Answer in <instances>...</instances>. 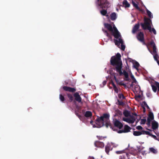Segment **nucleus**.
<instances>
[{"label":"nucleus","mask_w":159,"mask_h":159,"mask_svg":"<svg viewBox=\"0 0 159 159\" xmlns=\"http://www.w3.org/2000/svg\"><path fill=\"white\" fill-rule=\"evenodd\" d=\"M110 115L107 113L103 114L100 117L98 116L96 120L97 128H99L105 125L107 128L109 127L113 130H115L116 127L121 129L123 126L122 123L116 119L114 122V126L111 124L109 120Z\"/></svg>","instance_id":"obj_1"},{"label":"nucleus","mask_w":159,"mask_h":159,"mask_svg":"<svg viewBox=\"0 0 159 159\" xmlns=\"http://www.w3.org/2000/svg\"><path fill=\"white\" fill-rule=\"evenodd\" d=\"M114 42L116 45L119 48H120V44H121V49L122 50H124L125 48V46L123 44V41L121 38H120L119 40L116 39H114Z\"/></svg>","instance_id":"obj_11"},{"label":"nucleus","mask_w":159,"mask_h":159,"mask_svg":"<svg viewBox=\"0 0 159 159\" xmlns=\"http://www.w3.org/2000/svg\"><path fill=\"white\" fill-rule=\"evenodd\" d=\"M146 11L148 16L150 18H153V15L151 12L147 9H146Z\"/></svg>","instance_id":"obj_30"},{"label":"nucleus","mask_w":159,"mask_h":159,"mask_svg":"<svg viewBox=\"0 0 159 159\" xmlns=\"http://www.w3.org/2000/svg\"><path fill=\"white\" fill-rule=\"evenodd\" d=\"M138 117L136 114L131 115L130 113V124L134 123L136 119Z\"/></svg>","instance_id":"obj_16"},{"label":"nucleus","mask_w":159,"mask_h":159,"mask_svg":"<svg viewBox=\"0 0 159 159\" xmlns=\"http://www.w3.org/2000/svg\"><path fill=\"white\" fill-rule=\"evenodd\" d=\"M136 129L138 130H141L143 129V127L141 126H138L136 127Z\"/></svg>","instance_id":"obj_42"},{"label":"nucleus","mask_w":159,"mask_h":159,"mask_svg":"<svg viewBox=\"0 0 159 159\" xmlns=\"http://www.w3.org/2000/svg\"><path fill=\"white\" fill-rule=\"evenodd\" d=\"M76 115L80 119V117H81V115L77 113H76Z\"/></svg>","instance_id":"obj_49"},{"label":"nucleus","mask_w":159,"mask_h":159,"mask_svg":"<svg viewBox=\"0 0 159 159\" xmlns=\"http://www.w3.org/2000/svg\"><path fill=\"white\" fill-rule=\"evenodd\" d=\"M156 86H154V85H152V89L153 91L154 92H156V91L157 89V87L158 88V90L159 91V83H157L156 84Z\"/></svg>","instance_id":"obj_22"},{"label":"nucleus","mask_w":159,"mask_h":159,"mask_svg":"<svg viewBox=\"0 0 159 159\" xmlns=\"http://www.w3.org/2000/svg\"><path fill=\"white\" fill-rule=\"evenodd\" d=\"M116 18V15L115 12L112 13L110 16V18L112 20H115Z\"/></svg>","instance_id":"obj_23"},{"label":"nucleus","mask_w":159,"mask_h":159,"mask_svg":"<svg viewBox=\"0 0 159 159\" xmlns=\"http://www.w3.org/2000/svg\"><path fill=\"white\" fill-rule=\"evenodd\" d=\"M59 98L60 100L62 102L65 100V98L64 96L61 94H60L59 95Z\"/></svg>","instance_id":"obj_35"},{"label":"nucleus","mask_w":159,"mask_h":159,"mask_svg":"<svg viewBox=\"0 0 159 159\" xmlns=\"http://www.w3.org/2000/svg\"><path fill=\"white\" fill-rule=\"evenodd\" d=\"M123 5L125 7H129V4L126 0H124L122 3Z\"/></svg>","instance_id":"obj_28"},{"label":"nucleus","mask_w":159,"mask_h":159,"mask_svg":"<svg viewBox=\"0 0 159 159\" xmlns=\"http://www.w3.org/2000/svg\"><path fill=\"white\" fill-rule=\"evenodd\" d=\"M130 62L132 63L133 67L135 68L138 71H139V68L140 66V65L139 62L135 60L131 59L130 58Z\"/></svg>","instance_id":"obj_12"},{"label":"nucleus","mask_w":159,"mask_h":159,"mask_svg":"<svg viewBox=\"0 0 159 159\" xmlns=\"http://www.w3.org/2000/svg\"><path fill=\"white\" fill-rule=\"evenodd\" d=\"M142 133L143 134H146L147 135H148L150 136L152 134L149 131H142Z\"/></svg>","instance_id":"obj_37"},{"label":"nucleus","mask_w":159,"mask_h":159,"mask_svg":"<svg viewBox=\"0 0 159 159\" xmlns=\"http://www.w3.org/2000/svg\"><path fill=\"white\" fill-rule=\"evenodd\" d=\"M111 84H112L113 88L116 86L115 84L112 81V82H111Z\"/></svg>","instance_id":"obj_48"},{"label":"nucleus","mask_w":159,"mask_h":159,"mask_svg":"<svg viewBox=\"0 0 159 159\" xmlns=\"http://www.w3.org/2000/svg\"><path fill=\"white\" fill-rule=\"evenodd\" d=\"M102 31L104 33H105V34L108 38L109 39H112V37L111 36V34H109L108 33V31L107 30L102 29Z\"/></svg>","instance_id":"obj_27"},{"label":"nucleus","mask_w":159,"mask_h":159,"mask_svg":"<svg viewBox=\"0 0 159 159\" xmlns=\"http://www.w3.org/2000/svg\"><path fill=\"white\" fill-rule=\"evenodd\" d=\"M105 27L111 33L114 30V26L112 27L111 25L108 23L104 24Z\"/></svg>","instance_id":"obj_17"},{"label":"nucleus","mask_w":159,"mask_h":159,"mask_svg":"<svg viewBox=\"0 0 159 159\" xmlns=\"http://www.w3.org/2000/svg\"><path fill=\"white\" fill-rule=\"evenodd\" d=\"M112 148L111 147V145L110 144H107L105 146V151L106 153L107 154H109L110 151L112 150Z\"/></svg>","instance_id":"obj_19"},{"label":"nucleus","mask_w":159,"mask_h":159,"mask_svg":"<svg viewBox=\"0 0 159 159\" xmlns=\"http://www.w3.org/2000/svg\"><path fill=\"white\" fill-rule=\"evenodd\" d=\"M113 89H114V90L115 91L116 93H118V88H117V87L116 86L114 87Z\"/></svg>","instance_id":"obj_44"},{"label":"nucleus","mask_w":159,"mask_h":159,"mask_svg":"<svg viewBox=\"0 0 159 159\" xmlns=\"http://www.w3.org/2000/svg\"><path fill=\"white\" fill-rule=\"evenodd\" d=\"M137 122H138V121H136L135 123V124H133V126H135L136 125V123H137Z\"/></svg>","instance_id":"obj_53"},{"label":"nucleus","mask_w":159,"mask_h":159,"mask_svg":"<svg viewBox=\"0 0 159 159\" xmlns=\"http://www.w3.org/2000/svg\"><path fill=\"white\" fill-rule=\"evenodd\" d=\"M110 62V65L114 67V69L119 73L120 75H124L126 80H129L128 73L125 70H124L123 72L122 71V63L120 53H118L116 56H112L111 58Z\"/></svg>","instance_id":"obj_2"},{"label":"nucleus","mask_w":159,"mask_h":159,"mask_svg":"<svg viewBox=\"0 0 159 159\" xmlns=\"http://www.w3.org/2000/svg\"><path fill=\"white\" fill-rule=\"evenodd\" d=\"M119 97L120 98H124V96L122 94H120Z\"/></svg>","instance_id":"obj_45"},{"label":"nucleus","mask_w":159,"mask_h":159,"mask_svg":"<svg viewBox=\"0 0 159 159\" xmlns=\"http://www.w3.org/2000/svg\"><path fill=\"white\" fill-rule=\"evenodd\" d=\"M150 151L154 153H156L157 152V150L153 148H149Z\"/></svg>","instance_id":"obj_34"},{"label":"nucleus","mask_w":159,"mask_h":159,"mask_svg":"<svg viewBox=\"0 0 159 159\" xmlns=\"http://www.w3.org/2000/svg\"><path fill=\"white\" fill-rule=\"evenodd\" d=\"M146 121V120L145 119H140V123L141 125L144 124Z\"/></svg>","instance_id":"obj_36"},{"label":"nucleus","mask_w":159,"mask_h":159,"mask_svg":"<svg viewBox=\"0 0 159 159\" xmlns=\"http://www.w3.org/2000/svg\"><path fill=\"white\" fill-rule=\"evenodd\" d=\"M123 114L126 117L129 116V111L127 110H125L123 112Z\"/></svg>","instance_id":"obj_32"},{"label":"nucleus","mask_w":159,"mask_h":159,"mask_svg":"<svg viewBox=\"0 0 159 159\" xmlns=\"http://www.w3.org/2000/svg\"><path fill=\"white\" fill-rule=\"evenodd\" d=\"M96 3L101 8L107 9L110 7L109 3L107 0H97Z\"/></svg>","instance_id":"obj_7"},{"label":"nucleus","mask_w":159,"mask_h":159,"mask_svg":"<svg viewBox=\"0 0 159 159\" xmlns=\"http://www.w3.org/2000/svg\"><path fill=\"white\" fill-rule=\"evenodd\" d=\"M130 76L132 84L130 86L131 88L135 94L137 99L141 98L142 95V92L140 90V87L138 85V83L134 75L130 72Z\"/></svg>","instance_id":"obj_4"},{"label":"nucleus","mask_w":159,"mask_h":159,"mask_svg":"<svg viewBox=\"0 0 159 159\" xmlns=\"http://www.w3.org/2000/svg\"><path fill=\"white\" fill-rule=\"evenodd\" d=\"M67 95L69 99L70 102H71L73 100V95L70 93H67Z\"/></svg>","instance_id":"obj_26"},{"label":"nucleus","mask_w":159,"mask_h":159,"mask_svg":"<svg viewBox=\"0 0 159 159\" xmlns=\"http://www.w3.org/2000/svg\"><path fill=\"white\" fill-rule=\"evenodd\" d=\"M97 137L99 140H102L104 138H106V137H103L100 136H97Z\"/></svg>","instance_id":"obj_38"},{"label":"nucleus","mask_w":159,"mask_h":159,"mask_svg":"<svg viewBox=\"0 0 159 159\" xmlns=\"http://www.w3.org/2000/svg\"><path fill=\"white\" fill-rule=\"evenodd\" d=\"M96 3L101 8L107 9L110 7L109 3L107 0H97Z\"/></svg>","instance_id":"obj_8"},{"label":"nucleus","mask_w":159,"mask_h":159,"mask_svg":"<svg viewBox=\"0 0 159 159\" xmlns=\"http://www.w3.org/2000/svg\"><path fill=\"white\" fill-rule=\"evenodd\" d=\"M129 147V144H128V147Z\"/></svg>","instance_id":"obj_57"},{"label":"nucleus","mask_w":159,"mask_h":159,"mask_svg":"<svg viewBox=\"0 0 159 159\" xmlns=\"http://www.w3.org/2000/svg\"><path fill=\"white\" fill-rule=\"evenodd\" d=\"M111 35L114 36V38L118 39L120 38H121V36L120 32L115 25H114V30L111 33Z\"/></svg>","instance_id":"obj_10"},{"label":"nucleus","mask_w":159,"mask_h":159,"mask_svg":"<svg viewBox=\"0 0 159 159\" xmlns=\"http://www.w3.org/2000/svg\"><path fill=\"white\" fill-rule=\"evenodd\" d=\"M150 45L151 47L153 48V52H152L150 50H148L153 55L154 58L155 60L157 61L158 64L159 65V61L157 60V54L156 51V48L155 43L153 42L152 41L150 43Z\"/></svg>","instance_id":"obj_9"},{"label":"nucleus","mask_w":159,"mask_h":159,"mask_svg":"<svg viewBox=\"0 0 159 159\" xmlns=\"http://www.w3.org/2000/svg\"><path fill=\"white\" fill-rule=\"evenodd\" d=\"M114 78L117 83H118V80L116 79V77L115 76H114Z\"/></svg>","instance_id":"obj_50"},{"label":"nucleus","mask_w":159,"mask_h":159,"mask_svg":"<svg viewBox=\"0 0 159 159\" xmlns=\"http://www.w3.org/2000/svg\"><path fill=\"white\" fill-rule=\"evenodd\" d=\"M150 136H151L154 139L158 140L157 139L156 136L155 135L152 134Z\"/></svg>","instance_id":"obj_43"},{"label":"nucleus","mask_w":159,"mask_h":159,"mask_svg":"<svg viewBox=\"0 0 159 159\" xmlns=\"http://www.w3.org/2000/svg\"><path fill=\"white\" fill-rule=\"evenodd\" d=\"M88 159H94V158L93 157H89Z\"/></svg>","instance_id":"obj_51"},{"label":"nucleus","mask_w":159,"mask_h":159,"mask_svg":"<svg viewBox=\"0 0 159 159\" xmlns=\"http://www.w3.org/2000/svg\"><path fill=\"white\" fill-rule=\"evenodd\" d=\"M73 96L75 98V101L78 102L79 103H80L81 102L82 98L78 92L75 93Z\"/></svg>","instance_id":"obj_13"},{"label":"nucleus","mask_w":159,"mask_h":159,"mask_svg":"<svg viewBox=\"0 0 159 159\" xmlns=\"http://www.w3.org/2000/svg\"><path fill=\"white\" fill-rule=\"evenodd\" d=\"M102 10L100 11V13L103 16H106L107 13V9L104 8H102Z\"/></svg>","instance_id":"obj_25"},{"label":"nucleus","mask_w":159,"mask_h":159,"mask_svg":"<svg viewBox=\"0 0 159 159\" xmlns=\"http://www.w3.org/2000/svg\"><path fill=\"white\" fill-rule=\"evenodd\" d=\"M93 122V121L91 120L90 121V123L92 124V123Z\"/></svg>","instance_id":"obj_54"},{"label":"nucleus","mask_w":159,"mask_h":159,"mask_svg":"<svg viewBox=\"0 0 159 159\" xmlns=\"http://www.w3.org/2000/svg\"><path fill=\"white\" fill-rule=\"evenodd\" d=\"M159 137V133H157L156 134Z\"/></svg>","instance_id":"obj_55"},{"label":"nucleus","mask_w":159,"mask_h":159,"mask_svg":"<svg viewBox=\"0 0 159 159\" xmlns=\"http://www.w3.org/2000/svg\"><path fill=\"white\" fill-rule=\"evenodd\" d=\"M93 127H96V126H95V125H93Z\"/></svg>","instance_id":"obj_56"},{"label":"nucleus","mask_w":159,"mask_h":159,"mask_svg":"<svg viewBox=\"0 0 159 159\" xmlns=\"http://www.w3.org/2000/svg\"><path fill=\"white\" fill-rule=\"evenodd\" d=\"M63 89L65 91L72 93L75 92L76 90V89L74 88H72L66 86H63Z\"/></svg>","instance_id":"obj_15"},{"label":"nucleus","mask_w":159,"mask_h":159,"mask_svg":"<svg viewBox=\"0 0 159 159\" xmlns=\"http://www.w3.org/2000/svg\"><path fill=\"white\" fill-rule=\"evenodd\" d=\"M152 21L149 19L145 17L144 20V23H141V25L144 29H148L150 32H152L155 34H156L155 30L153 28L151 29Z\"/></svg>","instance_id":"obj_5"},{"label":"nucleus","mask_w":159,"mask_h":159,"mask_svg":"<svg viewBox=\"0 0 159 159\" xmlns=\"http://www.w3.org/2000/svg\"><path fill=\"white\" fill-rule=\"evenodd\" d=\"M122 152H123L122 151H116V153L117 154H121Z\"/></svg>","instance_id":"obj_46"},{"label":"nucleus","mask_w":159,"mask_h":159,"mask_svg":"<svg viewBox=\"0 0 159 159\" xmlns=\"http://www.w3.org/2000/svg\"><path fill=\"white\" fill-rule=\"evenodd\" d=\"M141 106L142 107V108H144V107H147L148 108H149V107L147 105L146 103L145 102H143L142 103H141Z\"/></svg>","instance_id":"obj_31"},{"label":"nucleus","mask_w":159,"mask_h":159,"mask_svg":"<svg viewBox=\"0 0 159 159\" xmlns=\"http://www.w3.org/2000/svg\"><path fill=\"white\" fill-rule=\"evenodd\" d=\"M117 84H118L120 85L123 86L125 87H126V85L125 84L123 83H122L121 82H119L118 81Z\"/></svg>","instance_id":"obj_41"},{"label":"nucleus","mask_w":159,"mask_h":159,"mask_svg":"<svg viewBox=\"0 0 159 159\" xmlns=\"http://www.w3.org/2000/svg\"><path fill=\"white\" fill-rule=\"evenodd\" d=\"M92 116V114L91 112L89 111H86L84 114V116L86 117H91Z\"/></svg>","instance_id":"obj_24"},{"label":"nucleus","mask_w":159,"mask_h":159,"mask_svg":"<svg viewBox=\"0 0 159 159\" xmlns=\"http://www.w3.org/2000/svg\"><path fill=\"white\" fill-rule=\"evenodd\" d=\"M129 132V126L128 125H125L124 126V130H120L118 132L119 133H121L123 132L125 133Z\"/></svg>","instance_id":"obj_20"},{"label":"nucleus","mask_w":159,"mask_h":159,"mask_svg":"<svg viewBox=\"0 0 159 159\" xmlns=\"http://www.w3.org/2000/svg\"><path fill=\"white\" fill-rule=\"evenodd\" d=\"M137 38L139 41L144 43L143 42L144 36L143 34L141 32H139L137 35Z\"/></svg>","instance_id":"obj_18"},{"label":"nucleus","mask_w":159,"mask_h":159,"mask_svg":"<svg viewBox=\"0 0 159 159\" xmlns=\"http://www.w3.org/2000/svg\"><path fill=\"white\" fill-rule=\"evenodd\" d=\"M153 114L152 112H150L147 118V124L148 126L150 125L151 122H152V127L153 129H156L158 127V123L153 120Z\"/></svg>","instance_id":"obj_6"},{"label":"nucleus","mask_w":159,"mask_h":159,"mask_svg":"<svg viewBox=\"0 0 159 159\" xmlns=\"http://www.w3.org/2000/svg\"><path fill=\"white\" fill-rule=\"evenodd\" d=\"M139 27V24H137L133 28L132 30V33L134 34L138 30Z\"/></svg>","instance_id":"obj_21"},{"label":"nucleus","mask_w":159,"mask_h":159,"mask_svg":"<svg viewBox=\"0 0 159 159\" xmlns=\"http://www.w3.org/2000/svg\"><path fill=\"white\" fill-rule=\"evenodd\" d=\"M123 120L124 121L129 123V118H123Z\"/></svg>","instance_id":"obj_40"},{"label":"nucleus","mask_w":159,"mask_h":159,"mask_svg":"<svg viewBox=\"0 0 159 159\" xmlns=\"http://www.w3.org/2000/svg\"><path fill=\"white\" fill-rule=\"evenodd\" d=\"M107 83V81L106 80L102 82L103 86H105Z\"/></svg>","instance_id":"obj_47"},{"label":"nucleus","mask_w":159,"mask_h":159,"mask_svg":"<svg viewBox=\"0 0 159 159\" xmlns=\"http://www.w3.org/2000/svg\"><path fill=\"white\" fill-rule=\"evenodd\" d=\"M118 104L120 106L123 105L124 104V103L122 101H120L119 100H118L117 101Z\"/></svg>","instance_id":"obj_39"},{"label":"nucleus","mask_w":159,"mask_h":159,"mask_svg":"<svg viewBox=\"0 0 159 159\" xmlns=\"http://www.w3.org/2000/svg\"><path fill=\"white\" fill-rule=\"evenodd\" d=\"M132 4H133L134 7H135L136 9H137L138 10H140V9L138 7L137 3H135L133 1H132Z\"/></svg>","instance_id":"obj_33"},{"label":"nucleus","mask_w":159,"mask_h":159,"mask_svg":"<svg viewBox=\"0 0 159 159\" xmlns=\"http://www.w3.org/2000/svg\"><path fill=\"white\" fill-rule=\"evenodd\" d=\"M145 108H143V112L144 113L145 112Z\"/></svg>","instance_id":"obj_52"},{"label":"nucleus","mask_w":159,"mask_h":159,"mask_svg":"<svg viewBox=\"0 0 159 159\" xmlns=\"http://www.w3.org/2000/svg\"><path fill=\"white\" fill-rule=\"evenodd\" d=\"M143 134L142 131L141 132L134 131L133 132V134L134 136H139Z\"/></svg>","instance_id":"obj_29"},{"label":"nucleus","mask_w":159,"mask_h":159,"mask_svg":"<svg viewBox=\"0 0 159 159\" xmlns=\"http://www.w3.org/2000/svg\"><path fill=\"white\" fill-rule=\"evenodd\" d=\"M110 62V65L114 67V69L119 73L120 75H124L126 80H129L128 73L125 70H124L123 72L122 71V63L120 53H118L116 56H112L111 58Z\"/></svg>","instance_id":"obj_3"},{"label":"nucleus","mask_w":159,"mask_h":159,"mask_svg":"<svg viewBox=\"0 0 159 159\" xmlns=\"http://www.w3.org/2000/svg\"><path fill=\"white\" fill-rule=\"evenodd\" d=\"M94 144L95 147L99 148H102L104 146V143L99 141H95L94 142Z\"/></svg>","instance_id":"obj_14"}]
</instances>
